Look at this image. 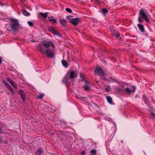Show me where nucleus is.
Wrapping results in <instances>:
<instances>
[{
  "label": "nucleus",
  "mask_w": 155,
  "mask_h": 155,
  "mask_svg": "<svg viewBox=\"0 0 155 155\" xmlns=\"http://www.w3.org/2000/svg\"><path fill=\"white\" fill-rule=\"evenodd\" d=\"M44 96V94L42 93L41 94H39L38 97L39 99H41Z\"/></svg>",
  "instance_id": "27"
},
{
  "label": "nucleus",
  "mask_w": 155,
  "mask_h": 155,
  "mask_svg": "<svg viewBox=\"0 0 155 155\" xmlns=\"http://www.w3.org/2000/svg\"><path fill=\"white\" fill-rule=\"evenodd\" d=\"M96 2H97V3H98L99 2V0H96Z\"/></svg>",
  "instance_id": "43"
},
{
  "label": "nucleus",
  "mask_w": 155,
  "mask_h": 155,
  "mask_svg": "<svg viewBox=\"0 0 155 155\" xmlns=\"http://www.w3.org/2000/svg\"><path fill=\"white\" fill-rule=\"evenodd\" d=\"M40 51L48 57L52 58L54 57V51L51 48L46 49L43 50V51Z\"/></svg>",
  "instance_id": "5"
},
{
  "label": "nucleus",
  "mask_w": 155,
  "mask_h": 155,
  "mask_svg": "<svg viewBox=\"0 0 155 155\" xmlns=\"http://www.w3.org/2000/svg\"><path fill=\"white\" fill-rule=\"evenodd\" d=\"M84 98H85L82 97H80L79 99L81 100H83Z\"/></svg>",
  "instance_id": "38"
},
{
  "label": "nucleus",
  "mask_w": 155,
  "mask_h": 155,
  "mask_svg": "<svg viewBox=\"0 0 155 155\" xmlns=\"http://www.w3.org/2000/svg\"><path fill=\"white\" fill-rule=\"evenodd\" d=\"M48 20L50 21H52V23L55 24L57 23V21L56 19L53 18V16H51V17H48Z\"/></svg>",
  "instance_id": "14"
},
{
  "label": "nucleus",
  "mask_w": 155,
  "mask_h": 155,
  "mask_svg": "<svg viewBox=\"0 0 155 155\" xmlns=\"http://www.w3.org/2000/svg\"><path fill=\"white\" fill-rule=\"evenodd\" d=\"M2 139L1 137H0V143L2 142Z\"/></svg>",
  "instance_id": "39"
},
{
  "label": "nucleus",
  "mask_w": 155,
  "mask_h": 155,
  "mask_svg": "<svg viewBox=\"0 0 155 155\" xmlns=\"http://www.w3.org/2000/svg\"><path fill=\"white\" fill-rule=\"evenodd\" d=\"M80 77L81 78V79L84 82H85V81H86V80L82 76V75L81 74H80Z\"/></svg>",
  "instance_id": "30"
},
{
  "label": "nucleus",
  "mask_w": 155,
  "mask_h": 155,
  "mask_svg": "<svg viewBox=\"0 0 155 155\" xmlns=\"http://www.w3.org/2000/svg\"><path fill=\"white\" fill-rule=\"evenodd\" d=\"M60 123L61 125H66L67 123L64 120H60Z\"/></svg>",
  "instance_id": "23"
},
{
  "label": "nucleus",
  "mask_w": 155,
  "mask_h": 155,
  "mask_svg": "<svg viewBox=\"0 0 155 155\" xmlns=\"http://www.w3.org/2000/svg\"><path fill=\"white\" fill-rule=\"evenodd\" d=\"M137 26L139 27L140 31L142 33H144L145 32L144 29V28L143 25L140 24H138Z\"/></svg>",
  "instance_id": "13"
},
{
  "label": "nucleus",
  "mask_w": 155,
  "mask_h": 155,
  "mask_svg": "<svg viewBox=\"0 0 155 155\" xmlns=\"http://www.w3.org/2000/svg\"><path fill=\"white\" fill-rule=\"evenodd\" d=\"M4 132L3 130L2 127H0V134H1Z\"/></svg>",
  "instance_id": "33"
},
{
  "label": "nucleus",
  "mask_w": 155,
  "mask_h": 155,
  "mask_svg": "<svg viewBox=\"0 0 155 155\" xmlns=\"http://www.w3.org/2000/svg\"><path fill=\"white\" fill-rule=\"evenodd\" d=\"M7 88L10 91L12 94H15V92L13 89L12 88L10 85H9V86H8Z\"/></svg>",
  "instance_id": "18"
},
{
  "label": "nucleus",
  "mask_w": 155,
  "mask_h": 155,
  "mask_svg": "<svg viewBox=\"0 0 155 155\" xmlns=\"http://www.w3.org/2000/svg\"><path fill=\"white\" fill-rule=\"evenodd\" d=\"M101 11H102V13L103 15H106V14L108 12V10H107L106 8H103L102 10Z\"/></svg>",
  "instance_id": "20"
},
{
  "label": "nucleus",
  "mask_w": 155,
  "mask_h": 155,
  "mask_svg": "<svg viewBox=\"0 0 155 155\" xmlns=\"http://www.w3.org/2000/svg\"><path fill=\"white\" fill-rule=\"evenodd\" d=\"M50 46L52 47H54L53 43L51 41H49L47 43L44 42L42 44H39L38 45V48L39 51H43V50H44L43 49V46L47 48V49H49L48 48Z\"/></svg>",
  "instance_id": "4"
},
{
  "label": "nucleus",
  "mask_w": 155,
  "mask_h": 155,
  "mask_svg": "<svg viewBox=\"0 0 155 155\" xmlns=\"http://www.w3.org/2000/svg\"><path fill=\"white\" fill-rule=\"evenodd\" d=\"M40 14L43 18H45L47 17L48 13L47 12H45V13L41 12L40 13Z\"/></svg>",
  "instance_id": "19"
},
{
  "label": "nucleus",
  "mask_w": 155,
  "mask_h": 155,
  "mask_svg": "<svg viewBox=\"0 0 155 155\" xmlns=\"http://www.w3.org/2000/svg\"><path fill=\"white\" fill-rule=\"evenodd\" d=\"M110 86L109 85H107L106 86V87L105 88V90L107 92H108L110 91Z\"/></svg>",
  "instance_id": "22"
},
{
  "label": "nucleus",
  "mask_w": 155,
  "mask_h": 155,
  "mask_svg": "<svg viewBox=\"0 0 155 155\" xmlns=\"http://www.w3.org/2000/svg\"><path fill=\"white\" fill-rule=\"evenodd\" d=\"M48 31L54 35H56L58 36H61L60 34L52 27H50L49 28Z\"/></svg>",
  "instance_id": "9"
},
{
  "label": "nucleus",
  "mask_w": 155,
  "mask_h": 155,
  "mask_svg": "<svg viewBox=\"0 0 155 155\" xmlns=\"http://www.w3.org/2000/svg\"><path fill=\"white\" fill-rule=\"evenodd\" d=\"M65 10L68 12L71 13L72 12V10L69 8H66Z\"/></svg>",
  "instance_id": "28"
},
{
  "label": "nucleus",
  "mask_w": 155,
  "mask_h": 155,
  "mask_svg": "<svg viewBox=\"0 0 155 155\" xmlns=\"http://www.w3.org/2000/svg\"><path fill=\"white\" fill-rule=\"evenodd\" d=\"M11 22L10 24L11 30L14 32L18 30L20 27V25L17 19L11 18Z\"/></svg>",
  "instance_id": "2"
},
{
  "label": "nucleus",
  "mask_w": 155,
  "mask_h": 155,
  "mask_svg": "<svg viewBox=\"0 0 155 155\" xmlns=\"http://www.w3.org/2000/svg\"><path fill=\"white\" fill-rule=\"evenodd\" d=\"M152 114L155 117V114L154 113H153Z\"/></svg>",
  "instance_id": "46"
},
{
  "label": "nucleus",
  "mask_w": 155,
  "mask_h": 155,
  "mask_svg": "<svg viewBox=\"0 0 155 155\" xmlns=\"http://www.w3.org/2000/svg\"><path fill=\"white\" fill-rule=\"evenodd\" d=\"M21 97V99L23 101H24L25 99V94L23 91L22 90H20L19 91Z\"/></svg>",
  "instance_id": "11"
},
{
  "label": "nucleus",
  "mask_w": 155,
  "mask_h": 155,
  "mask_svg": "<svg viewBox=\"0 0 155 155\" xmlns=\"http://www.w3.org/2000/svg\"><path fill=\"white\" fill-rule=\"evenodd\" d=\"M84 85L83 86V88L85 91H90V86L88 84V83L87 81H85L84 83Z\"/></svg>",
  "instance_id": "10"
},
{
  "label": "nucleus",
  "mask_w": 155,
  "mask_h": 155,
  "mask_svg": "<svg viewBox=\"0 0 155 155\" xmlns=\"http://www.w3.org/2000/svg\"><path fill=\"white\" fill-rule=\"evenodd\" d=\"M70 17V16H66V18L68 19Z\"/></svg>",
  "instance_id": "40"
},
{
  "label": "nucleus",
  "mask_w": 155,
  "mask_h": 155,
  "mask_svg": "<svg viewBox=\"0 0 155 155\" xmlns=\"http://www.w3.org/2000/svg\"><path fill=\"white\" fill-rule=\"evenodd\" d=\"M2 58L1 56H0V64H1L2 62Z\"/></svg>",
  "instance_id": "35"
},
{
  "label": "nucleus",
  "mask_w": 155,
  "mask_h": 155,
  "mask_svg": "<svg viewBox=\"0 0 155 155\" xmlns=\"http://www.w3.org/2000/svg\"><path fill=\"white\" fill-rule=\"evenodd\" d=\"M95 74H97L101 77L104 76V73L102 69L100 67L97 68L94 71Z\"/></svg>",
  "instance_id": "6"
},
{
  "label": "nucleus",
  "mask_w": 155,
  "mask_h": 155,
  "mask_svg": "<svg viewBox=\"0 0 155 155\" xmlns=\"http://www.w3.org/2000/svg\"><path fill=\"white\" fill-rule=\"evenodd\" d=\"M111 79L112 80H114V81H116L114 79H112V78H111Z\"/></svg>",
  "instance_id": "45"
},
{
  "label": "nucleus",
  "mask_w": 155,
  "mask_h": 155,
  "mask_svg": "<svg viewBox=\"0 0 155 155\" xmlns=\"http://www.w3.org/2000/svg\"><path fill=\"white\" fill-rule=\"evenodd\" d=\"M138 96V95H137H137H135V98H137V97Z\"/></svg>",
  "instance_id": "41"
},
{
  "label": "nucleus",
  "mask_w": 155,
  "mask_h": 155,
  "mask_svg": "<svg viewBox=\"0 0 155 155\" xmlns=\"http://www.w3.org/2000/svg\"><path fill=\"white\" fill-rule=\"evenodd\" d=\"M136 89V88L135 86L132 87L131 89L128 87H126L124 89V91L127 93L130 94L131 93L134 92L135 91Z\"/></svg>",
  "instance_id": "8"
},
{
  "label": "nucleus",
  "mask_w": 155,
  "mask_h": 155,
  "mask_svg": "<svg viewBox=\"0 0 155 155\" xmlns=\"http://www.w3.org/2000/svg\"><path fill=\"white\" fill-rule=\"evenodd\" d=\"M62 63L64 66L66 68L68 67V63L66 61L64 60H62Z\"/></svg>",
  "instance_id": "21"
},
{
  "label": "nucleus",
  "mask_w": 155,
  "mask_h": 155,
  "mask_svg": "<svg viewBox=\"0 0 155 155\" xmlns=\"http://www.w3.org/2000/svg\"><path fill=\"white\" fill-rule=\"evenodd\" d=\"M7 25H6L5 26V27L7 29V30L8 31H11V30L10 29V28H11V27H10V25H9V27H7Z\"/></svg>",
  "instance_id": "31"
},
{
  "label": "nucleus",
  "mask_w": 155,
  "mask_h": 155,
  "mask_svg": "<svg viewBox=\"0 0 155 155\" xmlns=\"http://www.w3.org/2000/svg\"><path fill=\"white\" fill-rule=\"evenodd\" d=\"M60 23L63 26H65L66 25V20L64 19H61L59 20Z\"/></svg>",
  "instance_id": "15"
},
{
  "label": "nucleus",
  "mask_w": 155,
  "mask_h": 155,
  "mask_svg": "<svg viewBox=\"0 0 155 155\" xmlns=\"http://www.w3.org/2000/svg\"><path fill=\"white\" fill-rule=\"evenodd\" d=\"M21 12L25 16H28L30 15V13L25 10H22Z\"/></svg>",
  "instance_id": "16"
},
{
  "label": "nucleus",
  "mask_w": 155,
  "mask_h": 155,
  "mask_svg": "<svg viewBox=\"0 0 155 155\" xmlns=\"http://www.w3.org/2000/svg\"><path fill=\"white\" fill-rule=\"evenodd\" d=\"M106 99L108 102L110 104H112V98L109 96H108L106 97Z\"/></svg>",
  "instance_id": "17"
},
{
  "label": "nucleus",
  "mask_w": 155,
  "mask_h": 155,
  "mask_svg": "<svg viewBox=\"0 0 155 155\" xmlns=\"http://www.w3.org/2000/svg\"><path fill=\"white\" fill-rule=\"evenodd\" d=\"M85 153V152L84 151H83L81 152V154L82 155H84Z\"/></svg>",
  "instance_id": "36"
},
{
  "label": "nucleus",
  "mask_w": 155,
  "mask_h": 155,
  "mask_svg": "<svg viewBox=\"0 0 155 155\" xmlns=\"http://www.w3.org/2000/svg\"><path fill=\"white\" fill-rule=\"evenodd\" d=\"M102 78L104 79V80H105L106 79L104 77H102Z\"/></svg>",
  "instance_id": "42"
},
{
  "label": "nucleus",
  "mask_w": 155,
  "mask_h": 155,
  "mask_svg": "<svg viewBox=\"0 0 155 155\" xmlns=\"http://www.w3.org/2000/svg\"><path fill=\"white\" fill-rule=\"evenodd\" d=\"M28 24L31 27H32L34 25L33 23L31 21H28Z\"/></svg>",
  "instance_id": "29"
},
{
  "label": "nucleus",
  "mask_w": 155,
  "mask_h": 155,
  "mask_svg": "<svg viewBox=\"0 0 155 155\" xmlns=\"http://www.w3.org/2000/svg\"><path fill=\"white\" fill-rule=\"evenodd\" d=\"M139 15L140 16L138 18V20L140 23H142L143 22V20L142 18L144 19L147 22H149L150 21L147 15L143 9L140 10L139 11Z\"/></svg>",
  "instance_id": "3"
},
{
  "label": "nucleus",
  "mask_w": 155,
  "mask_h": 155,
  "mask_svg": "<svg viewBox=\"0 0 155 155\" xmlns=\"http://www.w3.org/2000/svg\"><path fill=\"white\" fill-rule=\"evenodd\" d=\"M121 91V89L120 88H118L117 89V92L119 93H120Z\"/></svg>",
  "instance_id": "34"
},
{
  "label": "nucleus",
  "mask_w": 155,
  "mask_h": 155,
  "mask_svg": "<svg viewBox=\"0 0 155 155\" xmlns=\"http://www.w3.org/2000/svg\"><path fill=\"white\" fill-rule=\"evenodd\" d=\"M77 75L73 71H68L66 75L63 78L62 82L66 84H68L70 83L71 79L74 78H77Z\"/></svg>",
  "instance_id": "1"
},
{
  "label": "nucleus",
  "mask_w": 155,
  "mask_h": 155,
  "mask_svg": "<svg viewBox=\"0 0 155 155\" xmlns=\"http://www.w3.org/2000/svg\"><path fill=\"white\" fill-rule=\"evenodd\" d=\"M7 81L9 82L13 87L16 88H17V86L15 83L12 81L9 78H8L6 79Z\"/></svg>",
  "instance_id": "12"
},
{
  "label": "nucleus",
  "mask_w": 155,
  "mask_h": 155,
  "mask_svg": "<svg viewBox=\"0 0 155 155\" xmlns=\"http://www.w3.org/2000/svg\"><path fill=\"white\" fill-rule=\"evenodd\" d=\"M90 153L91 155H94L96 154V151L95 150H92L91 151Z\"/></svg>",
  "instance_id": "24"
},
{
  "label": "nucleus",
  "mask_w": 155,
  "mask_h": 155,
  "mask_svg": "<svg viewBox=\"0 0 155 155\" xmlns=\"http://www.w3.org/2000/svg\"><path fill=\"white\" fill-rule=\"evenodd\" d=\"M42 151V149H39L37 152V154L38 155H40Z\"/></svg>",
  "instance_id": "26"
},
{
  "label": "nucleus",
  "mask_w": 155,
  "mask_h": 155,
  "mask_svg": "<svg viewBox=\"0 0 155 155\" xmlns=\"http://www.w3.org/2000/svg\"><path fill=\"white\" fill-rule=\"evenodd\" d=\"M7 143V141H6V143Z\"/></svg>",
  "instance_id": "47"
},
{
  "label": "nucleus",
  "mask_w": 155,
  "mask_h": 155,
  "mask_svg": "<svg viewBox=\"0 0 155 155\" xmlns=\"http://www.w3.org/2000/svg\"><path fill=\"white\" fill-rule=\"evenodd\" d=\"M114 36L116 38H117L120 36V34L118 33H116L114 34Z\"/></svg>",
  "instance_id": "32"
},
{
  "label": "nucleus",
  "mask_w": 155,
  "mask_h": 155,
  "mask_svg": "<svg viewBox=\"0 0 155 155\" xmlns=\"http://www.w3.org/2000/svg\"><path fill=\"white\" fill-rule=\"evenodd\" d=\"M143 98L145 99L144 101H145V104L147 103H148V102L147 101L146 102L145 101V96H143Z\"/></svg>",
  "instance_id": "37"
},
{
  "label": "nucleus",
  "mask_w": 155,
  "mask_h": 155,
  "mask_svg": "<svg viewBox=\"0 0 155 155\" xmlns=\"http://www.w3.org/2000/svg\"><path fill=\"white\" fill-rule=\"evenodd\" d=\"M81 21V19L79 18H72L70 19L69 22L71 23L74 25H77L78 24V22Z\"/></svg>",
  "instance_id": "7"
},
{
  "label": "nucleus",
  "mask_w": 155,
  "mask_h": 155,
  "mask_svg": "<svg viewBox=\"0 0 155 155\" xmlns=\"http://www.w3.org/2000/svg\"><path fill=\"white\" fill-rule=\"evenodd\" d=\"M2 82H3V84L5 86H6L7 87L9 85V84L4 80H3L2 81Z\"/></svg>",
  "instance_id": "25"
},
{
  "label": "nucleus",
  "mask_w": 155,
  "mask_h": 155,
  "mask_svg": "<svg viewBox=\"0 0 155 155\" xmlns=\"http://www.w3.org/2000/svg\"><path fill=\"white\" fill-rule=\"evenodd\" d=\"M0 5H2V3L1 2H0Z\"/></svg>",
  "instance_id": "44"
}]
</instances>
